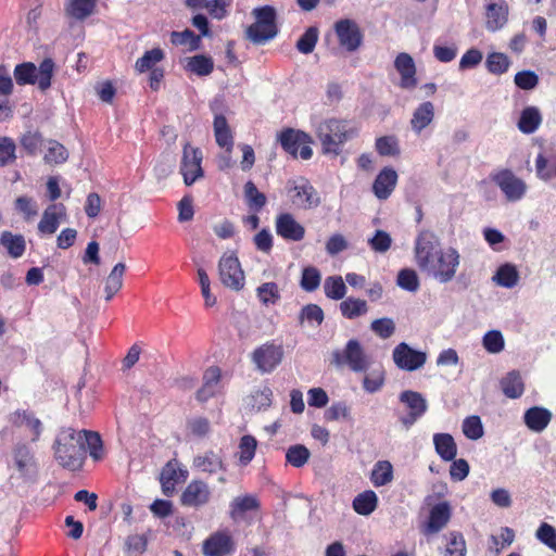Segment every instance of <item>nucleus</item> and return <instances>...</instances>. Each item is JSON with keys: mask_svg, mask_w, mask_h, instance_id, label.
<instances>
[{"mask_svg": "<svg viewBox=\"0 0 556 556\" xmlns=\"http://www.w3.org/2000/svg\"><path fill=\"white\" fill-rule=\"evenodd\" d=\"M79 431L72 428L62 429L54 441V456L58 463L70 469H78L85 459Z\"/></svg>", "mask_w": 556, "mask_h": 556, "instance_id": "1", "label": "nucleus"}, {"mask_svg": "<svg viewBox=\"0 0 556 556\" xmlns=\"http://www.w3.org/2000/svg\"><path fill=\"white\" fill-rule=\"evenodd\" d=\"M316 135L321 142L324 153L338 155L340 147L356 135V129L345 121L330 118L318 124Z\"/></svg>", "mask_w": 556, "mask_h": 556, "instance_id": "2", "label": "nucleus"}, {"mask_svg": "<svg viewBox=\"0 0 556 556\" xmlns=\"http://www.w3.org/2000/svg\"><path fill=\"white\" fill-rule=\"evenodd\" d=\"M255 22L245 30V37L255 45H264L276 37L278 33L275 8L265 5L252 11Z\"/></svg>", "mask_w": 556, "mask_h": 556, "instance_id": "3", "label": "nucleus"}, {"mask_svg": "<svg viewBox=\"0 0 556 556\" xmlns=\"http://www.w3.org/2000/svg\"><path fill=\"white\" fill-rule=\"evenodd\" d=\"M54 63L51 59H45L37 67L27 62L15 66L14 78L18 85H35L42 91L51 86Z\"/></svg>", "mask_w": 556, "mask_h": 556, "instance_id": "4", "label": "nucleus"}, {"mask_svg": "<svg viewBox=\"0 0 556 556\" xmlns=\"http://www.w3.org/2000/svg\"><path fill=\"white\" fill-rule=\"evenodd\" d=\"M332 363L337 367L348 366L354 372H363L369 369L371 358L358 340L351 339L343 350L332 352Z\"/></svg>", "mask_w": 556, "mask_h": 556, "instance_id": "5", "label": "nucleus"}, {"mask_svg": "<svg viewBox=\"0 0 556 556\" xmlns=\"http://www.w3.org/2000/svg\"><path fill=\"white\" fill-rule=\"evenodd\" d=\"M459 264V253L455 248L448 247L439 253L425 274L440 283H447L454 279Z\"/></svg>", "mask_w": 556, "mask_h": 556, "instance_id": "6", "label": "nucleus"}, {"mask_svg": "<svg viewBox=\"0 0 556 556\" xmlns=\"http://www.w3.org/2000/svg\"><path fill=\"white\" fill-rule=\"evenodd\" d=\"M442 250L441 240L433 231H419L414 245L415 262L418 268L425 273Z\"/></svg>", "mask_w": 556, "mask_h": 556, "instance_id": "7", "label": "nucleus"}, {"mask_svg": "<svg viewBox=\"0 0 556 556\" xmlns=\"http://www.w3.org/2000/svg\"><path fill=\"white\" fill-rule=\"evenodd\" d=\"M218 276L222 285L230 290L240 291L244 287L245 276L235 252H225L218 261Z\"/></svg>", "mask_w": 556, "mask_h": 556, "instance_id": "8", "label": "nucleus"}, {"mask_svg": "<svg viewBox=\"0 0 556 556\" xmlns=\"http://www.w3.org/2000/svg\"><path fill=\"white\" fill-rule=\"evenodd\" d=\"M288 194L291 202L303 210L314 208L320 204L317 190L304 177L288 181Z\"/></svg>", "mask_w": 556, "mask_h": 556, "instance_id": "9", "label": "nucleus"}, {"mask_svg": "<svg viewBox=\"0 0 556 556\" xmlns=\"http://www.w3.org/2000/svg\"><path fill=\"white\" fill-rule=\"evenodd\" d=\"M491 179L509 202H517L527 193V184L509 169H502L492 174Z\"/></svg>", "mask_w": 556, "mask_h": 556, "instance_id": "10", "label": "nucleus"}, {"mask_svg": "<svg viewBox=\"0 0 556 556\" xmlns=\"http://www.w3.org/2000/svg\"><path fill=\"white\" fill-rule=\"evenodd\" d=\"M282 346L273 342H267L256 348L251 355L253 364L262 374H268L275 370V368L282 362Z\"/></svg>", "mask_w": 556, "mask_h": 556, "instance_id": "11", "label": "nucleus"}, {"mask_svg": "<svg viewBox=\"0 0 556 556\" xmlns=\"http://www.w3.org/2000/svg\"><path fill=\"white\" fill-rule=\"evenodd\" d=\"M399 400L408 409V414L400 418L402 426L408 430L427 412L428 403L421 393L412 390L403 391Z\"/></svg>", "mask_w": 556, "mask_h": 556, "instance_id": "12", "label": "nucleus"}, {"mask_svg": "<svg viewBox=\"0 0 556 556\" xmlns=\"http://www.w3.org/2000/svg\"><path fill=\"white\" fill-rule=\"evenodd\" d=\"M394 364L403 370L414 371L421 368L427 361V354L412 349L407 343L397 344L392 353Z\"/></svg>", "mask_w": 556, "mask_h": 556, "instance_id": "13", "label": "nucleus"}, {"mask_svg": "<svg viewBox=\"0 0 556 556\" xmlns=\"http://www.w3.org/2000/svg\"><path fill=\"white\" fill-rule=\"evenodd\" d=\"M202 152L198 148H192L190 144H185L180 173L184 176V181L187 186L192 185L197 179L203 176L201 167Z\"/></svg>", "mask_w": 556, "mask_h": 556, "instance_id": "14", "label": "nucleus"}, {"mask_svg": "<svg viewBox=\"0 0 556 556\" xmlns=\"http://www.w3.org/2000/svg\"><path fill=\"white\" fill-rule=\"evenodd\" d=\"M235 551V541L227 530L212 533L202 545L204 556H229Z\"/></svg>", "mask_w": 556, "mask_h": 556, "instance_id": "15", "label": "nucleus"}, {"mask_svg": "<svg viewBox=\"0 0 556 556\" xmlns=\"http://www.w3.org/2000/svg\"><path fill=\"white\" fill-rule=\"evenodd\" d=\"M509 7L506 0H488L485 5V28L489 31L502 29L508 22Z\"/></svg>", "mask_w": 556, "mask_h": 556, "instance_id": "16", "label": "nucleus"}, {"mask_svg": "<svg viewBox=\"0 0 556 556\" xmlns=\"http://www.w3.org/2000/svg\"><path fill=\"white\" fill-rule=\"evenodd\" d=\"M334 30L340 45L348 51H355L362 41V35L357 24L349 18L340 20L334 25Z\"/></svg>", "mask_w": 556, "mask_h": 556, "instance_id": "17", "label": "nucleus"}, {"mask_svg": "<svg viewBox=\"0 0 556 556\" xmlns=\"http://www.w3.org/2000/svg\"><path fill=\"white\" fill-rule=\"evenodd\" d=\"M66 208L62 203L49 205L42 213L41 220L38 224L39 232L52 235L59 228L60 223L66 220Z\"/></svg>", "mask_w": 556, "mask_h": 556, "instance_id": "18", "label": "nucleus"}, {"mask_svg": "<svg viewBox=\"0 0 556 556\" xmlns=\"http://www.w3.org/2000/svg\"><path fill=\"white\" fill-rule=\"evenodd\" d=\"M276 232L290 241H301L305 236V228L289 214L283 213L276 218Z\"/></svg>", "mask_w": 556, "mask_h": 556, "instance_id": "19", "label": "nucleus"}, {"mask_svg": "<svg viewBox=\"0 0 556 556\" xmlns=\"http://www.w3.org/2000/svg\"><path fill=\"white\" fill-rule=\"evenodd\" d=\"M211 491L208 485L201 480L191 481L181 494V504L190 507H198L210 501Z\"/></svg>", "mask_w": 556, "mask_h": 556, "instance_id": "20", "label": "nucleus"}, {"mask_svg": "<svg viewBox=\"0 0 556 556\" xmlns=\"http://www.w3.org/2000/svg\"><path fill=\"white\" fill-rule=\"evenodd\" d=\"M394 67L401 75L400 87L410 90L416 87V65L414 59L405 52L400 53L394 61Z\"/></svg>", "mask_w": 556, "mask_h": 556, "instance_id": "21", "label": "nucleus"}, {"mask_svg": "<svg viewBox=\"0 0 556 556\" xmlns=\"http://www.w3.org/2000/svg\"><path fill=\"white\" fill-rule=\"evenodd\" d=\"M397 182V174L393 168H383L376 177L372 191L380 200H387L394 190Z\"/></svg>", "mask_w": 556, "mask_h": 556, "instance_id": "22", "label": "nucleus"}, {"mask_svg": "<svg viewBox=\"0 0 556 556\" xmlns=\"http://www.w3.org/2000/svg\"><path fill=\"white\" fill-rule=\"evenodd\" d=\"M229 515L233 521L243 520L247 513L254 511L260 508V502L256 496L245 494L236 496L229 505Z\"/></svg>", "mask_w": 556, "mask_h": 556, "instance_id": "23", "label": "nucleus"}, {"mask_svg": "<svg viewBox=\"0 0 556 556\" xmlns=\"http://www.w3.org/2000/svg\"><path fill=\"white\" fill-rule=\"evenodd\" d=\"M552 420V413L540 406H533L526 410L523 421L533 432L540 433L546 429Z\"/></svg>", "mask_w": 556, "mask_h": 556, "instance_id": "24", "label": "nucleus"}, {"mask_svg": "<svg viewBox=\"0 0 556 556\" xmlns=\"http://www.w3.org/2000/svg\"><path fill=\"white\" fill-rule=\"evenodd\" d=\"M220 369L212 366L207 368L203 375V386L197 392V400L206 402L213 397L219 390Z\"/></svg>", "mask_w": 556, "mask_h": 556, "instance_id": "25", "label": "nucleus"}, {"mask_svg": "<svg viewBox=\"0 0 556 556\" xmlns=\"http://www.w3.org/2000/svg\"><path fill=\"white\" fill-rule=\"evenodd\" d=\"M434 119V105L430 101L420 103L413 112L410 127L413 131L419 135Z\"/></svg>", "mask_w": 556, "mask_h": 556, "instance_id": "26", "label": "nucleus"}, {"mask_svg": "<svg viewBox=\"0 0 556 556\" xmlns=\"http://www.w3.org/2000/svg\"><path fill=\"white\" fill-rule=\"evenodd\" d=\"M451 518V509L447 503H440L430 510L429 521L426 526V534H434L441 531Z\"/></svg>", "mask_w": 556, "mask_h": 556, "instance_id": "27", "label": "nucleus"}, {"mask_svg": "<svg viewBox=\"0 0 556 556\" xmlns=\"http://www.w3.org/2000/svg\"><path fill=\"white\" fill-rule=\"evenodd\" d=\"M500 384L503 393L509 399H519L525 392V383L517 370L509 371L502 378Z\"/></svg>", "mask_w": 556, "mask_h": 556, "instance_id": "28", "label": "nucleus"}, {"mask_svg": "<svg viewBox=\"0 0 556 556\" xmlns=\"http://www.w3.org/2000/svg\"><path fill=\"white\" fill-rule=\"evenodd\" d=\"M312 142L311 137L301 130L287 129L280 135V143L282 148L293 156L298 155L300 143Z\"/></svg>", "mask_w": 556, "mask_h": 556, "instance_id": "29", "label": "nucleus"}, {"mask_svg": "<svg viewBox=\"0 0 556 556\" xmlns=\"http://www.w3.org/2000/svg\"><path fill=\"white\" fill-rule=\"evenodd\" d=\"M435 452L443 460L451 462L456 457L457 446L453 437L448 433H435L433 435Z\"/></svg>", "mask_w": 556, "mask_h": 556, "instance_id": "30", "label": "nucleus"}, {"mask_svg": "<svg viewBox=\"0 0 556 556\" xmlns=\"http://www.w3.org/2000/svg\"><path fill=\"white\" fill-rule=\"evenodd\" d=\"M10 421L17 427H27L33 432L31 441L36 442L41 433V422L26 410H16L10 416Z\"/></svg>", "mask_w": 556, "mask_h": 556, "instance_id": "31", "label": "nucleus"}, {"mask_svg": "<svg viewBox=\"0 0 556 556\" xmlns=\"http://www.w3.org/2000/svg\"><path fill=\"white\" fill-rule=\"evenodd\" d=\"M193 466L198 470L207 473H214L217 472L218 470H225L222 457L212 451L194 457Z\"/></svg>", "mask_w": 556, "mask_h": 556, "instance_id": "32", "label": "nucleus"}, {"mask_svg": "<svg viewBox=\"0 0 556 556\" xmlns=\"http://www.w3.org/2000/svg\"><path fill=\"white\" fill-rule=\"evenodd\" d=\"M213 126L217 144L220 148L232 150L233 137L226 117L224 115H215Z\"/></svg>", "mask_w": 556, "mask_h": 556, "instance_id": "33", "label": "nucleus"}, {"mask_svg": "<svg viewBox=\"0 0 556 556\" xmlns=\"http://www.w3.org/2000/svg\"><path fill=\"white\" fill-rule=\"evenodd\" d=\"M542 123V115L538 108L528 106L526 108L520 115L518 122V129L523 134H532L534 132Z\"/></svg>", "mask_w": 556, "mask_h": 556, "instance_id": "34", "label": "nucleus"}, {"mask_svg": "<svg viewBox=\"0 0 556 556\" xmlns=\"http://www.w3.org/2000/svg\"><path fill=\"white\" fill-rule=\"evenodd\" d=\"M126 266L124 263H117L105 279V300L110 301L123 287V276Z\"/></svg>", "mask_w": 556, "mask_h": 556, "instance_id": "35", "label": "nucleus"}, {"mask_svg": "<svg viewBox=\"0 0 556 556\" xmlns=\"http://www.w3.org/2000/svg\"><path fill=\"white\" fill-rule=\"evenodd\" d=\"M97 5V0H70L65 11L79 21L92 15Z\"/></svg>", "mask_w": 556, "mask_h": 556, "instance_id": "36", "label": "nucleus"}, {"mask_svg": "<svg viewBox=\"0 0 556 556\" xmlns=\"http://www.w3.org/2000/svg\"><path fill=\"white\" fill-rule=\"evenodd\" d=\"M0 243L8 250L10 256L21 257L25 251V239L21 235H13L10 231L0 233Z\"/></svg>", "mask_w": 556, "mask_h": 556, "instance_id": "37", "label": "nucleus"}, {"mask_svg": "<svg viewBox=\"0 0 556 556\" xmlns=\"http://www.w3.org/2000/svg\"><path fill=\"white\" fill-rule=\"evenodd\" d=\"M378 497L374 491H365L353 501V508L359 515L368 516L377 507Z\"/></svg>", "mask_w": 556, "mask_h": 556, "instance_id": "38", "label": "nucleus"}, {"mask_svg": "<svg viewBox=\"0 0 556 556\" xmlns=\"http://www.w3.org/2000/svg\"><path fill=\"white\" fill-rule=\"evenodd\" d=\"M244 199L249 208L254 213L260 212L266 204V195L258 191L253 181L245 182Z\"/></svg>", "mask_w": 556, "mask_h": 556, "instance_id": "39", "label": "nucleus"}, {"mask_svg": "<svg viewBox=\"0 0 556 556\" xmlns=\"http://www.w3.org/2000/svg\"><path fill=\"white\" fill-rule=\"evenodd\" d=\"M371 482L375 486L389 484L393 480V467L388 460H379L371 471Z\"/></svg>", "mask_w": 556, "mask_h": 556, "instance_id": "40", "label": "nucleus"}, {"mask_svg": "<svg viewBox=\"0 0 556 556\" xmlns=\"http://www.w3.org/2000/svg\"><path fill=\"white\" fill-rule=\"evenodd\" d=\"M496 285L504 288H513L518 283L519 273L511 264L502 265L493 277Z\"/></svg>", "mask_w": 556, "mask_h": 556, "instance_id": "41", "label": "nucleus"}, {"mask_svg": "<svg viewBox=\"0 0 556 556\" xmlns=\"http://www.w3.org/2000/svg\"><path fill=\"white\" fill-rule=\"evenodd\" d=\"M365 300L348 298L340 303V311L345 318L354 319L367 313Z\"/></svg>", "mask_w": 556, "mask_h": 556, "instance_id": "42", "label": "nucleus"}, {"mask_svg": "<svg viewBox=\"0 0 556 556\" xmlns=\"http://www.w3.org/2000/svg\"><path fill=\"white\" fill-rule=\"evenodd\" d=\"M81 443L84 447V455L86 456V450H89L90 456L94 459L101 457L102 441L98 432L81 430L79 431Z\"/></svg>", "mask_w": 556, "mask_h": 556, "instance_id": "43", "label": "nucleus"}, {"mask_svg": "<svg viewBox=\"0 0 556 556\" xmlns=\"http://www.w3.org/2000/svg\"><path fill=\"white\" fill-rule=\"evenodd\" d=\"M68 152L66 148L55 140H49L47 152L45 154V162L50 165H58L66 162Z\"/></svg>", "mask_w": 556, "mask_h": 556, "instance_id": "44", "label": "nucleus"}, {"mask_svg": "<svg viewBox=\"0 0 556 556\" xmlns=\"http://www.w3.org/2000/svg\"><path fill=\"white\" fill-rule=\"evenodd\" d=\"M187 68L199 76H207L212 73L214 63L210 56L199 54L188 58Z\"/></svg>", "mask_w": 556, "mask_h": 556, "instance_id": "45", "label": "nucleus"}, {"mask_svg": "<svg viewBox=\"0 0 556 556\" xmlns=\"http://www.w3.org/2000/svg\"><path fill=\"white\" fill-rule=\"evenodd\" d=\"M164 58V52L160 48H154L147 51L141 58L136 61L135 70L138 73H144L147 71L154 70L153 66L161 62Z\"/></svg>", "mask_w": 556, "mask_h": 556, "instance_id": "46", "label": "nucleus"}, {"mask_svg": "<svg viewBox=\"0 0 556 556\" xmlns=\"http://www.w3.org/2000/svg\"><path fill=\"white\" fill-rule=\"evenodd\" d=\"M14 463L21 475H25L27 468L34 464L33 453L26 444H17L13 452Z\"/></svg>", "mask_w": 556, "mask_h": 556, "instance_id": "47", "label": "nucleus"}, {"mask_svg": "<svg viewBox=\"0 0 556 556\" xmlns=\"http://www.w3.org/2000/svg\"><path fill=\"white\" fill-rule=\"evenodd\" d=\"M485 66L490 73L501 75L508 71L510 60L504 53L492 52L486 56Z\"/></svg>", "mask_w": 556, "mask_h": 556, "instance_id": "48", "label": "nucleus"}, {"mask_svg": "<svg viewBox=\"0 0 556 556\" xmlns=\"http://www.w3.org/2000/svg\"><path fill=\"white\" fill-rule=\"evenodd\" d=\"M324 290L327 298L341 300L346 293V286L341 276H330L325 280Z\"/></svg>", "mask_w": 556, "mask_h": 556, "instance_id": "49", "label": "nucleus"}, {"mask_svg": "<svg viewBox=\"0 0 556 556\" xmlns=\"http://www.w3.org/2000/svg\"><path fill=\"white\" fill-rule=\"evenodd\" d=\"M311 452L302 444L291 445L286 453L287 462L293 467H303L309 459Z\"/></svg>", "mask_w": 556, "mask_h": 556, "instance_id": "50", "label": "nucleus"}, {"mask_svg": "<svg viewBox=\"0 0 556 556\" xmlns=\"http://www.w3.org/2000/svg\"><path fill=\"white\" fill-rule=\"evenodd\" d=\"M324 320V312L316 304L305 305L299 315V321L301 325L308 323L311 326H319Z\"/></svg>", "mask_w": 556, "mask_h": 556, "instance_id": "51", "label": "nucleus"}, {"mask_svg": "<svg viewBox=\"0 0 556 556\" xmlns=\"http://www.w3.org/2000/svg\"><path fill=\"white\" fill-rule=\"evenodd\" d=\"M257 441L252 435H243L239 443V460L241 465H248L254 457Z\"/></svg>", "mask_w": 556, "mask_h": 556, "instance_id": "52", "label": "nucleus"}, {"mask_svg": "<svg viewBox=\"0 0 556 556\" xmlns=\"http://www.w3.org/2000/svg\"><path fill=\"white\" fill-rule=\"evenodd\" d=\"M396 283L400 288L409 292H416L420 286L417 273L410 268H404L399 271Z\"/></svg>", "mask_w": 556, "mask_h": 556, "instance_id": "53", "label": "nucleus"}, {"mask_svg": "<svg viewBox=\"0 0 556 556\" xmlns=\"http://www.w3.org/2000/svg\"><path fill=\"white\" fill-rule=\"evenodd\" d=\"M172 43L177 46H188L190 51L197 50L200 46L201 39L195 36L190 29L184 31H173L170 35Z\"/></svg>", "mask_w": 556, "mask_h": 556, "instance_id": "54", "label": "nucleus"}, {"mask_svg": "<svg viewBox=\"0 0 556 556\" xmlns=\"http://www.w3.org/2000/svg\"><path fill=\"white\" fill-rule=\"evenodd\" d=\"M321 275L316 267L308 266L303 269L300 281V286L303 290L307 292L315 291L319 287Z\"/></svg>", "mask_w": 556, "mask_h": 556, "instance_id": "55", "label": "nucleus"}, {"mask_svg": "<svg viewBox=\"0 0 556 556\" xmlns=\"http://www.w3.org/2000/svg\"><path fill=\"white\" fill-rule=\"evenodd\" d=\"M482 344L489 353L497 354L504 350L505 341L501 331L490 330L483 336Z\"/></svg>", "mask_w": 556, "mask_h": 556, "instance_id": "56", "label": "nucleus"}, {"mask_svg": "<svg viewBox=\"0 0 556 556\" xmlns=\"http://www.w3.org/2000/svg\"><path fill=\"white\" fill-rule=\"evenodd\" d=\"M318 40V29L316 27H308L305 33L300 37L296 42V49L303 53H312Z\"/></svg>", "mask_w": 556, "mask_h": 556, "instance_id": "57", "label": "nucleus"}, {"mask_svg": "<svg viewBox=\"0 0 556 556\" xmlns=\"http://www.w3.org/2000/svg\"><path fill=\"white\" fill-rule=\"evenodd\" d=\"M466 543L464 536L458 532L448 534V542L445 547L444 556H465Z\"/></svg>", "mask_w": 556, "mask_h": 556, "instance_id": "58", "label": "nucleus"}, {"mask_svg": "<svg viewBox=\"0 0 556 556\" xmlns=\"http://www.w3.org/2000/svg\"><path fill=\"white\" fill-rule=\"evenodd\" d=\"M197 274H198V281H199V285L201 288V293L204 299L205 306L212 307L216 304L217 300H216V296L213 295V293L211 292L210 277H208L207 273L205 271V269H203L202 267L198 268Z\"/></svg>", "mask_w": 556, "mask_h": 556, "instance_id": "59", "label": "nucleus"}, {"mask_svg": "<svg viewBox=\"0 0 556 556\" xmlns=\"http://www.w3.org/2000/svg\"><path fill=\"white\" fill-rule=\"evenodd\" d=\"M463 432L470 440H478L483 435V426L479 416H469L463 422Z\"/></svg>", "mask_w": 556, "mask_h": 556, "instance_id": "60", "label": "nucleus"}, {"mask_svg": "<svg viewBox=\"0 0 556 556\" xmlns=\"http://www.w3.org/2000/svg\"><path fill=\"white\" fill-rule=\"evenodd\" d=\"M370 329L381 339H389L395 332V324L393 319L383 317L375 319L370 325Z\"/></svg>", "mask_w": 556, "mask_h": 556, "instance_id": "61", "label": "nucleus"}, {"mask_svg": "<svg viewBox=\"0 0 556 556\" xmlns=\"http://www.w3.org/2000/svg\"><path fill=\"white\" fill-rule=\"evenodd\" d=\"M515 540V532L513 529L508 527H504L501 529L500 536L497 535H491V548L495 551L496 554H500L501 551L510 544H513Z\"/></svg>", "mask_w": 556, "mask_h": 556, "instance_id": "62", "label": "nucleus"}, {"mask_svg": "<svg viewBox=\"0 0 556 556\" xmlns=\"http://www.w3.org/2000/svg\"><path fill=\"white\" fill-rule=\"evenodd\" d=\"M257 296L264 304H274L279 298V289L275 282H265L261 285L257 289Z\"/></svg>", "mask_w": 556, "mask_h": 556, "instance_id": "63", "label": "nucleus"}, {"mask_svg": "<svg viewBox=\"0 0 556 556\" xmlns=\"http://www.w3.org/2000/svg\"><path fill=\"white\" fill-rule=\"evenodd\" d=\"M536 538L556 552V529L553 526L546 522L542 523L536 530Z\"/></svg>", "mask_w": 556, "mask_h": 556, "instance_id": "64", "label": "nucleus"}]
</instances>
